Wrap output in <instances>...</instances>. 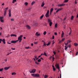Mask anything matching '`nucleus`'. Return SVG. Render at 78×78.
Here are the masks:
<instances>
[{
  "label": "nucleus",
  "instance_id": "nucleus-1",
  "mask_svg": "<svg viewBox=\"0 0 78 78\" xmlns=\"http://www.w3.org/2000/svg\"><path fill=\"white\" fill-rule=\"evenodd\" d=\"M3 18H4V17H0V21L2 23H3V22H4V20H3Z\"/></svg>",
  "mask_w": 78,
  "mask_h": 78
},
{
  "label": "nucleus",
  "instance_id": "nucleus-2",
  "mask_svg": "<svg viewBox=\"0 0 78 78\" xmlns=\"http://www.w3.org/2000/svg\"><path fill=\"white\" fill-rule=\"evenodd\" d=\"M46 17H49V10H48L46 13L45 14Z\"/></svg>",
  "mask_w": 78,
  "mask_h": 78
},
{
  "label": "nucleus",
  "instance_id": "nucleus-3",
  "mask_svg": "<svg viewBox=\"0 0 78 78\" xmlns=\"http://www.w3.org/2000/svg\"><path fill=\"white\" fill-rule=\"evenodd\" d=\"M22 37H23V35H20L18 38V41H19V40H22Z\"/></svg>",
  "mask_w": 78,
  "mask_h": 78
},
{
  "label": "nucleus",
  "instance_id": "nucleus-4",
  "mask_svg": "<svg viewBox=\"0 0 78 78\" xmlns=\"http://www.w3.org/2000/svg\"><path fill=\"white\" fill-rule=\"evenodd\" d=\"M36 69H32L31 71H30V73H34L36 72Z\"/></svg>",
  "mask_w": 78,
  "mask_h": 78
},
{
  "label": "nucleus",
  "instance_id": "nucleus-5",
  "mask_svg": "<svg viewBox=\"0 0 78 78\" xmlns=\"http://www.w3.org/2000/svg\"><path fill=\"white\" fill-rule=\"evenodd\" d=\"M55 66L57 68V69H58V70L60 68L59 66V64H56L55 65Z\"/></svg>",
  "mask_w": 78,
  "mask_h": 78
},
{
  "label": "nucleus",
  "instance_id": "nucleus-6",
  "mask_svg": "<svg viewBox=\"0 0 78 78\" xmlns=\"http://www.w3.org/2000/svg\"><path fill=\"white\" fill-rule=\"evenodd\" d=\"M18 41H19V40H17L16 41H11V43H12V44H14L15 43H16V42H18Z\"/></svg>",
  "mask_w": 78,
  "mask_h": 78
},
{
  "label": "nucleus",
  "instance_id": "nucleus-7",
  "mask_svg": "<svg viewBox=\"0 0 78 78\" xmlns=\"http://www.w3.org/2000/svg\"><path fill=\"white\" fill-rule=\"evenodd\" d=\"M9 17H11V9H9Z\"/></svg>",
  "mask_w": 78,
  "mask_h": 78
},
{
  "label": "nucleus",
  "instance_id": "nucleus-8",
  "mask_svg": "<svg viewBox=\"0 0 78 78\" xmlns=\"http://www.w3.org/2000/svg\"><path fill=\"white\" fill-rule=\"evenodd\" d=\"M64 5H65V4H59L58 5V6H59V7L62 6H64Z\"/></svg>",
  "mask_w": 78,
  "mask_h": 78
},
{
  "label": "nucleus",
  "instance_id": "nucleus-9",
  "mask_svg": "<svg viewBox=\"0 0 78 78\" xmlns=\"http://www.w3.org/2000/svg\"><path fill=\"white\" fill-rule=\"evenodd\" d=\"M10 68V66L8 67H5L4 69V70H8L9 69V68Z\"/></svg>",
  "mask_w": 78,
  "mask_h": 78
},
{
  "label": "nucleus",
  "instance_id": "nucleus-10",
  "mask_svg": "<svg viewBox=\"0 0 78 78\" xmlns=\"http://www.w3.org/2000/svg\"><path fill=\"white\" fill-rule=\"evenodd\" d=\"M62 8H59V9H58L56 11V12H58V11H61V10H62Z\"/></svg>",
  "mask_w": 78,
  "mask_h": 78
},
{
  "label": "nucleus",
  "instance_id": "nucleus-11",
  "mask_svg": "<svg viewBox=\"0 0 78 78\" xmlns=\"http://www.w3.org/2000/svg\"><path fill=\"white\" fill-rule=\"evenodd\" d=\"M35 77H40V76L38 74H35Z\"/></svg>",
  "mask_w": 78,
  "mask_h": 78
},
{
  "label": "nucleus",
  "instance_id": "nucleus-12",
  "mask_svg": "<svg viewBox=\"0 0 78 78\" xmlns=\"http://www.w3.org/2000/svg\"><path fill=\"white\" fill-rule=\"evenodd\" d=\"M31 75L32 76H33V77H36V74H31Z\"/></svg>",
  "mask_w": 78,
  "mask_h": 78
},
{
  "label": "nucleus",
  "instance_id": "nucleus-13",
  "mask_svg": "<svg viewBox=\"0 0 78 78\" xmlns=\"http://www.w3.org/2000/svg\"><path fill=\"white\" fill-rule=\"evenodd\" d=\"M64 34V32L62 31V35H61L62 37H63Z\"/></svg>",
  "mask_w": 78,
  "mask_h": 78
},
{
  "label": "nucleus",
  "instance_id": "nucleus-14",
  "mask_svg": "<svg viewBox=\"0 0 78 78\" xmlns=\"http://www.w3.org/2000/svg\"><path fill=\"white\" fill-rule=\"evenodd\" d=\"M26 27H27V28L28 29H30V28H30V26H28V25H27L26 26Z\"/></svg>",
  "mask_w": 78,
  "mask_h": 78
},
{
  "label": "nucleus",
  "instance_id": "nucleus-15",
  "mask_svg": "<svg viewBox=\"0 0 78 78\" xmlns=\"http://www.w3.org/2000/svg\"><path fill=\"white\" fill-rule=\"evenodd\" d=\"M44 5H45V3H44V2H43L42 3V4L41 5V7H43V6H44Z\"/></svg>",
  "mask_w": 78,
  "mask_h": 78
},
{
  "label": "nucleus",
  "instance_id": "nucleus-16",
  "mask_svg": "<svg viewBox=\"0 0 78 78\" xmlns=\"http://www.w3.org/2000/svg\"><path fill=\"white\" fill-rule=\"evenodd\" d=\"M2 41L3 44H5V39H3Z\"/></svg>",
  "mask_w": 78,
  "mask_h": 78
},
{
  "label": "nucleus",
  "instance_id": "nucleus-17",
  "mask_svg": "<svg viewBox=\"0 0 78 78\" xmlns=\"http://www.w3.org/2000/svg\"><path fill=\"white\" fill-rule=\"evenodd\" d=\"M10 36H15V37H16L17 36L14 34H11L10 35Z\"/></svg>",
  "mask_w": 78,
  "mask_h": 78
},
{
  "label": "nucleus",
  "instance_id": "nucleus-18",
  "mask_svg": "<svg viewBox=\"0 0 78 78\" xmlns=\"http://www.w3.org/2000/svg\"><path fill=\"white\" fill-rule=\"evenodd\" d=\"M36 36H40V34H38V32H37L36 34Z\"/></svg>",
  "mask_w": 78,
  "mask_h": 78
},
{
  "label": "nucleus",
  "instance_id": "nucleus-19",
  "mask_svg": "<svg viewBox=\"0 0 78 78\" xmlns=\"http://www.w3.org/2000/svg\"><path fill=\"white\" fill-rule=\"evenodd\" d=\"M65 39L64 38H62V39L61 41H59V43H61V42H62V41H64Z\"/></svg>",
  "mask_w": 78,
  "mask_h": 78
},
{
  "label": "nucleus",
  "instance_id": "nucleus-20",
  "mask_svg": "<svg viewBox=\"0 0 78 78\" xmlns=\"http://www.w3.org/2000/svg\"><path fill=\"white\" fill-rule=\"evenodd\" d=\"M48 75H44V78H48Z\"/></svg>",
  "mask_w": 78,
  "mask_h": 78
},
{
  "label": "nucleus",
  "instance_id": "nucleus-21",
  "mask_svg": "<svg viewBox=\"0 0 78 78\" xmlns=\"http://www.w3.org/2000/svg\"><path fill=\"white\" fill-rule=\"evenodd\" d=\"M12 75H16V73L15 72H13L12 73Z\"/></svg>",
  "mask_w": 78,
  "mask_h": 78
},
{
  "label": "nucleus",
  "instance_id": "nucleus-22",
  "mask_svg": "<svg viewBox=\"0 0 78 78\" xmlns=\"http://www.w3.org/2000/svg\"><path fill=\"white\" fill-rule=\"evenodd\" d=\"M46 45H47V44L45 43V42H44V43H43V46L44 47H45Z\"/></svg>",
  "mask_w": 78,
  "mask_h": 78
},
{
  "label": "nucleus",
  "instance_id": "nucleus-23",
  "mask_svg": "<svg viewBox=\"0 0 78 78\" xmlns=\"http://www.w3.org/2000/svg\"><path fill=\"white\" fill-rule=\"evenodd\" d=\"M43 17H44V14H43L40 17V19H42Z\"/></svg>",
  "mask_w": 78,
  "mask_h": 78
},
{
  "label": "nucleus",
  "instance_id": "nucleus-24",
  "mask_svg": "<svg viewBox=\"0 0 78 78\" xmlns=\"http://www.w3.org/2000/svg\"><path fill=\"white\" fill-rule=\"evenodd\" d=\"M51 44V42L50 41L47 44V46Z\"/></svg>",
  "mask_w": 78,
  "mask_h": 78
},
{
  "label": "nucleus",
  "instance_id": "nucleus-25",
  "mask_svg": "<svg viewBox=\"0 0 78 78\" xmlns=\"http://www.w3.org/2000/svg\"><path fill=\"white\" fill-rule=\"evenodd\" d=\"M73 17H74L73 16H72L71 17V20H73Z\"/></svg>",
  "mask_w": 78,
  "mask_h": 78
},
{
  "label": "nucleus",
  "instance_id": "nucleus-26",
  "mask_svg": "<svg viewBox=\"0 0 78 78\" xmlns=\"http://www.w3.org/2000/svg\"><path fill=\"white\" fill-rule=\"evenodd\" d=\"M28 3L27 2H25V3H24V5H25V6H27V5H28Z\"/></svg>",
  "mask_w": 78,
  "mask_h": 78
},
{
  "label": "nucleus",
  "instance_id": "nucleus-27",
  "mask_svg": "<svg viewBox=\"0 0 78 78\" xmlns=\"http://www.w3.org/2000/svg\"><path fill=\"white\" fill-rule=\"evenodd\" d=\"M74 45L75 46H78V44L77 43H74Z\"/></svg>",
  "mask_w": 78,
  "mask_h": 78
},
{
  "label": "nucleus",
  "instance_id": "nucleus-28",
  "mask_svg": "<svg viewBox=\"0 0 78 78\" xmlns=\"http://www.w3.org/2000/svg\"><path fill=\"white\" fill-rule=\"evenodd\" d=\"M6 12H4V16H6Z\"/></svg>",
  "mask_w": 78,
  "mask_h": 78
},
{
  "label": "nucleus",
  "instance_id": "nucleus-29",
  "mask_svg": "<svg viewBox=\"0 0 78 78\" xmlns=\"http://www.w3.org/2000/svg\"><path fill=\"white\" fill-rule=\"evenodd\" d=\"M53 10V8H51V9H50V12H52V11Z\"/></svg>",
  "mask_w": 78,
  "mask_h": 78
},
{
  "label": "nucleus",
  "instance_id": "nucleus-30",
  "mask_svg": "<svg viewBox=\"0 0 78 78\" xmlns=\"http://www.w3.org/2000/svg\"><path fill=\"white\" fill-rule=\"evenodd\" d=\"M35 3V2L33 1V2H32L31 3V5H34V4Z\"/></svg>",
  "mask_w": 78,
  "mask_h": 78
},
{
  "label": "nucleus",
  "instance_id": "nucleus-31",
  "mask_svg": "<svg viewBox=\"0 0 78 78\" xmlns=\"http://www.w3.org/2000/svg\"><path fill=\"white\" fill-rule=\"evenodd\" d=\"M51 25H52V22H50V23H49V25L50 27H51Z\"/></svg>",
  "mask_w": 78,
  "mask_h": 78
},
{
  "label": "nucleus",
  "instance_id": "nucleus-32",
  "mask_svg": "<svg viewBox=\"0 0 78 78\" xmlns=\"http://www.w3.org/2000/svg\"><path fill=\"white\" fill-rule=\"evenodd\" d=\"M48 22H49V23L51 22V20H50V19H48Z\"/></svg>",
  "mask_w": 78,
  "mask_h": 78
},
{
  "label": "nucleus",
  "instance_id": "nucleus-33",
  "mask_svg": "<svg viewBox=\"0 0 78 78\" xmlns=\"http://www.w3.org/2000/svg\"><path fill=\"white\" fill-rule=\"evenodd\" d=\"M67 48H68V47H67H67H66V46H65V50H66L67 49Z\"/></svg>",
  "mask_w": 78,
  "mask_h": 78
},
{
  "label": "nucleus",
  "instance_id": "nucleus-34",
  "mask_svg": "<svg viewBox=\"0 0 78 78\" xmlns=\"http://www.w3.org/2000/svg\"><path fill=\"white\" fill-rule=\"evenodd\" d=\"M46 33H47L46 31H44L43 33V34H44V35H45V34H46Z\"/></svg>",
  "mask_w": 78,
  "mask_h": 78
},
{
  "label": "nucleus",
  "instance_id": "nucleus-35",
  "mask_svg": "<svg viewBox=\"0 0 78 78\" xmlns=\"http://www.w3.org/2000/svg\"><path fill=\"white\" fill-rule=\"evenodd\" d=\"M69 1V0H65L64 2L65 3H67V2H68Z\"/></svg>",
  "mask_w": 78,
  "mask_h": 78
},
{
  "label": "nucleus",
  "instance_id": "nucleus-36",
  "mask_svg": "<svg viewBox=\"0 0 78 78\" xmlns=\"http://www.w3.org/2000/svg\"><path fill=\"white\" fill-rule=\"evenodd\" d=\"M43 55H44V56H47V54H46V53L45 52H44V54H43Z\"/></svg>",
  "mask_w": 78,
  "mask_h": 78
},
{
  "label": "nucleus",
  "instance_id": "nucleus-37",
  "mask_svg": "<svg viewBox=\"0 0 78 78\" xmlns=\"http://www.w3.org/2000/svg\"><path fill=\"white\" fill-rule=\"evenodd\" d=\"M25 48L26 49H28V48H30V46H28V47H26Z\"/></svg>",
  "mask_w": 78,
  "mask_h": 78
},
{
  "label": "nucleus",
  "instance_id": "nucleus-38",
  "mask_svg": "<svg viewBox=\"0 0 78 78\" xmlns=\"http://www.w3.org/2000/svg\"><path fill=\"white\" fill-rule=\"evenodd\" d=\"M3 68H1L0 69V72H2V71H3Z\"/></svg>",
  "mask_w": 78,
  "mask_h": 78
},
{
  "label": "nucleus",
  "instance_id": "nucleus-39",
  "mask_svg": "<svg viewBox=\"0 0 78 78\" xmlns=\"http://www.w3.org/2000/svg\"><path fill=\"white\" fill-rule=\"evenodd\" d=\"M16 2V0H13L12 3H14V2Z\"/></svg>",
  "mask_w": 78,
  "mask_h": 78
},
{
  "label": "nucleus",
  "instance_id": "nucleus-40",
  "mask_svg": "<svg viewBox=\"0 0 78 78\" xmlns=\"http://www.w3.org/2000/svg\"><path fill=\"white\" fill-rule=\"evenodd\" d=\"M67 41V43H65V44L66 45H68V44H69V42H68V41Z\"/></svg>",
  "mask_w": 78,
  "mask_h": 78
},
{
  "label": "nucleus",
  "instance_id": "nucleus-41",
  "mask_svg": "<svg viewBox=\"0 0 78 78\" xmlns=\"http://www.w3.org/2000/svg\"><path fill=\"white\" fill-rule=\"evenodd\" d=\"M38 62H41V59H39L37 61Z\"/></svg>",
  "mask_w": 78,
  "mask_h": 78
},
{
  "label": "nucleus",
  "instance_id": "nucleus-42",
  "mask_svg": "<svg viewBox=\"0 0 78 78\" xmlns=\"http://www.w3.org/2000/svg\"><path fill=\"white\" fill-rule=\"evenodd\" d=\"M68 42L69 43H70V42H71L72 41H71L70 40H68Z\"/></svg>",
  "mask_w": 78,
  "mask_h": 78
},
{
  "label": "nucleus",
  "instance_id": "nucleus-43",
  "mask_svg": "<svg viewBox=\"0 0 78 78\" xmlns=\"http://www.w3.org/2000/svg\"><path fill=\"white\" fill-rule=\"evenodd\" d=\"M67 47H71V45L70 44H69L68 46H67Z\"/></svg>",
  "mask_w": 78,
  "mask_h": 78
},
{
  "label": "nucleus",
  "instance_id": "nucleus-44",
  "mask_svg": "<svg viewBox=\"0 0 78 78\" xmlns=\"http://www.w3.org/2000/svg\"><path fill=\"white\" fill-rule=\"evenodd\" d=\"M57 24H56L55 25V28H56V27H57Z\"/></svg>",
  "mask_w": 78,
  "mask_h": 78
},
{
  "label": "nucleus",
  "instance_id": "nucleus-45",
  "mask_svg": "<svg viewBox=\"0 0 78 78\" xmlns=\"http://www.w3.org/2000/svg\"><path fill=\"white\" fill-rule=\"evenodd\" d=\"M53 53L54 54V55H56V52H55V51H53Z\"/></svg>",
  "mask_w": 78,
  "mask_h": 78
},
{
  "label": "nucleus",
  "instance_id": "nucleus-46",
  "mask_svg": "<svg viewBox=\"0 0 78 78\" xmlns=\"http://www.w3.org/2000/svg\"><path fill=\"white\" fill-rule=\"evenodd\" d=\"M54 44H55V41H53L52 43V45H53Z\"/></svg>",
  "mask_w": 78,
  "mask_h": 78
},
{
  "label": "nucleus",
  "instance_id": "nucleus-47",
  "mask_svg": "<svg viewBox=\"0 0 78 78\" xmlns=\"http://www.w3.org/2000/svg\"><path fill=\"white\" fill-rule=\"evenodd\" d=\"M53 70L54 71H55V70H56V69H55V68H53Z\"/></svg>",
  "mask_w": 78,
  "mask_h": 78
},
{
  "label": "nucleus",
  "instance_id": "nucleus-48",
  "mask_svg": "<svg viewBox=\"0 0 78 78\" xmlns=\"http://www.w3.org/2000/svg\"><path fill=\"white\" fill-rule=\"evenodd\" d=\"M54 37H54V35H53V36H52V39H54Z\"/></svg>",
  "mask_w": 78,
  "mask_h": 78
},
{
  "label": "nucleus",
  "instance_id": "nucleus-49",
  "mask_svg": "<svg viewBox=\"0 0 78 78\" xmlns=\"http://www.w3.org/2000/svg\"><path fill=\"white\" fill-rule=\"evenodd\" d=\"M35 63L36 64H37V65L39 64V63L38 62H36Z\"/></svg>",
  "mask_w": 78,
  "mask_h": 78
},
{
  "label": "nucleus",
  "instance_id": "nucleus-50",
  "mask_svg": "<svg viewBox=\"0 0 78 78\" xmlns=\"http://www.w3.org/2000/svg\"><path fill=\"white\" fill-rule=\"evenodd\" d=\"M11 21H14V20L13 19H11Z\"/></svg>",
  "mask_w": 78,
  "mask_h": 78
},
{
  "label": "nucleus",
  "instance_id": "nucleus-51",
  "mask_svg": "<svg viewBox=\"0 0 78 78\" xmlns=\"http://www.w3.org/2000/svg\"><path fill=\"white\" fill-rule=\"evenodd\" d=\"M52 59L53 61H54V59H55V58H54V57H52Z\"/></svg>",
  "mask_w": 78,
  "mask_h": 78
},
{
  "label": "nucleus",
  "instance_id": "nucleus-52",
  "mask_svg": "<svg viewBox=\"0 0 78 78\" xmlns=\"http://www.w3.org/2000/svg\"><path fill=\"white\" fill-rule=\"evenodd\" d=\"M54 34L56 35H57V33H56V32L54 33Z\"/></svg>",
  "mask_w": 78,
  "mask_h": 78
},
{
  "label": "nucleus",
  "instance_id": "nucleus-53",
  "mask_svg": "<svg viewBox=\"0 0 78 78\" xmlns=\"http://www.w3.org/2000/svg\"><path fill=\"white\" fill-rule=\"evenodd\" d=\"M66 19H67V17H66L64 19V20H66Z\"/></svg>",
  "mask_w": 78,
  "mask_h": 78
},
{
  "label": "nucleus",
  "instance_id": "nucleus-54",
  "mask_svg": "<svg viewBox=\"0 0 78 78\" xmlns=\"http://www.w3.org/2000/svg\"><path fill=\"white\" fill-rule=\"evenodd\" d=\"M34 44H37V42H34Z\"/></svg>",
  "mask_w": 78,
  "mask_h": 78
},
{
  "label": "nucleus",
  "instance_id": "nucleus-55",
  "mask_svg": "<svg viewBox=\"0 0 78 78\" xmlns=\"http://www.w3.org/2000/svg\"><path fill=\"white\" fill-rule=\"evenodd\" d=\"M1 41H2V39H0V43H1Z\"/></svg>",
  "mask_w": 78,
  "mask_h": 78
},
{
  "label": "nucleus",
  "instance_id": "nucleus-56",
  "mask_svg": "<svg viewBox=\"0 0 78 78\" xmlns=\"http://www.w3.org/2000/svg\"><path fill=\"white\" fill-rule=\"evenodd\" d=\"M11 49H12V50H15V48H11Z\"/></svg>",
  "mask_w": 78,
  "mask_h": 78
},
{
  "label": "nucleus",
  "instance_id": "nucleus-57",
  "mask_svg": "<svg viewBox=\"0 0 78 78\" xmlns=\"http://www.w3.org/2000/svg\"><path fill=\"white\" fill-rule=\"evenodd\" d=\"M30 9H31V8H29V9H27V10H30Z\"/></svg>",
  "mask_w": 78,
  "mask_h": 78
},
{
  "label": "nucleus",
  "instance_id": "nucleus-58",
  "mask_svg": "<svg viewBox=\"0 0 78 78\" xmlns=\"http://www.w3.org/2000/svg\"><path fill=\"white\" fill-rule=\"evenodd\" d=\"M8 9V7H7L5 9H6V10H7Z\"/></svg>",
  "mask_w": 78,
  "mask_h": 78
},
{
  "label": "nucleus",
  "instance_id": "nucleus-59",
  "mask_svg": "<svg viewBox=\"0 0 78 78\" xmlns=\"http://www.w3.org/2000/svg\"><path fill=\"white\" fill-rule=\"evenodd\" d=\"M5 10V11H4V12H7V10L6 9H4Z\"/></svg>",
  "mask_w": 78,
  "mask_h": 78
},
{
  "label": "nucleus",
  "instance_id": "nucleus-60",
  "mask_svg": "<svg viewBox=\"0 0 78 78\" xmlns=\"http://www.w3.org/2000/svg\"><path fill=\"white\" fill-rule=\"evenodd\" d=\"M34 57L35 59L37 58V57H36V56H34Z\"/></svg>",
  "mask_w": 78,
  "mask_h": 78
},
{
  "label": "nucleus",
  "instance_id": "nucleus-61",
  "mask_svg": "<svg viewBox=\"0 0 78 78\" xmlns=\"http://www.w3.org/2000/svg\"><path fill=\"white\" fill-rule=\"evenodd\" d=\"M31 46H33V43H31Z\"/></svg>",
  "mask_w": 78,
  "mask_h": 78
},
{
  "label": "nucleus",
  "instance_id": "nucleus-62",
  "mask_svg": "<svg viewBox=\"0 0 78 78\" xmlns=\"http://www.w3.org/2000/svg\"><path fill=\"white\" fill-rule=\"evenodd\" d=\"M9 37V35H8L7 36V37Z\"/></svg>",
  "mask_w": 78,
  "mask_h": 78
},
{
  "label": "nucleus",
  "instance_id": "nucleus-63",
  "mask_svg": "<svg viewBox=\"0 0 78 78\" xmlns=\"http://www.w3.org/2000/svg\"><path fill=\"white\" fill-rule=\"evenodd\" d=\"M2 5H5V4L4 3H3L2 4Z\"/></svg>",
  "mask_w": 78,
  "mask_h": 78
},
{
  "label": "nucleus",
  "instance_id": "nucleus-64",
  "mask_svg": "<svg viewBox=\"0 0 78 78\" xmlns=\"http://www.w3.org/2000/svg\"><path fill=\"white\" fill-rule=\"evenodd\" d=\"M76 17H77L78 18V14L77 15Z\"/></svg>",
  "mask_w": 78,
  "mask_h": 78
}]
</instances>
